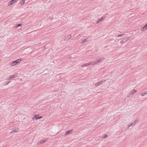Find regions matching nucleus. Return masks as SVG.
<instances>
[{
    "label": "nucleus",
    "instance_id": "10",
    "mask_svg": "<svg viewBox=\"0 0 147 147\" xmlns=\"http://www.w3.org/2000/svg\"><path fill=\"white\" fill-rule=\"evenodd\" d=\"M105 18V17L103 16L101 18L99 19L96 22V24H98L99 22H100L102 21L103 20H104Z\"/></svg>",
    "mask_w": 147,
    "mask_h": 147
},
{
    "label": "nucleus",
    "instance_id": "1",
    "mask_svg": "<svg viewBox=\"0 0 147 147\" xmlns=\"http://www.w3.org/2000/svg\"><path fill=\"white\" fill-rule=\"evenodd\" d=\"M104 59V58H100L97 61H92V65H94L100 62L103 61Z\"/></svg>",
    "mask_w": 147,
    "mask_h": 147
},
{
    "label": "nucleus",
    "instance_id": "20",
    "mask_svg": "<svg viewBox=\"0 0 147 147\" xmlns=\"http://www.w3.org/2000/svg\"><path fill=\"white\" fill-rule=\"evenodd\" d=\"M124 35H125V34H120L118 35L117 36V37H120V36H123Z\"/></svg>",
    "mask_w": 147,
    "mask_h": 147
},
{
    "label": "nucleus",
    "instance_id": "5",
    "mask_svg": "<svg viewBox=\"0 0 147 147\" xmlns=\"http://www.w3.org/2000/svg\"><path fill=\"white\" fill-rule=\"evenodd\" d=\"M17 1V0H12L10 1L9 3V5H11L13 4L14 3H16Z\"/></svg>",
    "mask_w": 147,
    "mask_h": 147
},
{
    "label": "nucleus",
    "instance_id": "7",
    "mask_svg": "<svg viewBox=\"0 0 147 147\" xmlns=\"http://www.w3.org/2000/svg\"><path fill=\"white\" fill-rule=\"evenodd\" d=\"M147 29V23L142 28V31H145Z\"/></svg>",
    "mask_w": 147,
    "mask_h": 147
},
{
    "label": "nucleus",
    "instance_id": "21",
    "mask_svg": "<svg viewBox=\"0 0 147 147\" xmlns=\"http://www.w3.org/2000/svg\"><path fill=\"white\" fill-rule=\"evenodd\" d=\"M11 82V81H7L6 83V84H5V85H6L7 84H8L9 83Z\"/></svg>",
    "mask_w": 147,
    "mask_h": 147
},
{
    "label": "nucleus",
    "instance_id": "9",
    "mask_svg": "<svg viewBox=\"0 0 147 147\" xmlns=\"http://www.w3.org/2000/svg\"><path fill=\"white\" fill-rule=\"evenodd\" d=\"M19 131V129L18 128L14 129L12 130L10 132L11 134H13L16 132H17Z\"/></svg>",
    "mask_w": 147,
    "mask_h": 147
},
{
    "label": "nucleus",
    "instance_id": "2",
    "mask_svg": "<svg viewBox=\"0 0 147 147\" xmlns=\"http://www.w3.org/2000/svg\"><path fill=\"white\" fill-rule=\"evenodd\" d=\"M22 60V59L20 58L17 59V60L13 61L11 63V65L12 66H14L16 64H17L18 63L20 62Z\"/></svg>",
    "mask_w": 147,
    "mask_h": 147
},
{
    "label": "nucleus",
    "instance_id": "26",
    "mask_svg": "<svg viewBox=\"0 0 147 147\" xmlns=\"http://www.w3.org/2000/svg\"><path fill=\"white\" fill-rule=\"evenodd\" d=\"M68 147H70V146H68Z\"/></svg>",
    "mask_w": 147,
    "mask_h": 147
},
{
    "label": "nucleus",
    "instance_id": "23",
    "mask_svg": "<svg viewBox=\"0 0 147 147\" xmlns=\"http://www.w3.org/2000/svg\"><path fill=\"white\" fill-rule=\"evenodd\" d=\"M25 0H22V5H23L25 3Z\"/></svg>",
    "mask_w": 147,
    "mask_h": 147
},
{
    "label": "nucleus",
    "instance_id": "14",
    "mask_svg": "<svg viewBox=\"0 0 147 147\" xmlns=\"http://www.w3.org/2000/svg\"><path fill=\"white\" fill-rule=\"evenodd\" d=\"M90 65H92V63L91 62H90L89 63H86L84 65H82V67H83L85 66H87Z\"/></svg>",
    "mask_w": 147,
    "mask_h": 147
},
{
    "label": "nucleus",
    "instance_id": "16",
    "mask_svg": "<svg viewBox=\"0 0 147 147\" xmlns=\"http://www.w3.org/2000/svg\"><path fill=\"white\" fill-rule=\"evenodd\" d=\"M147 94V90L144 91V92H142L141 94V95L142 96H144V95H146Z\"/></svg>",
    "mask_w": 147,
    "mask_h": 147
},
{
    "label": "nucleus",
    "instance_id": "3",
    "mask_svg": "<svg viewBox=\"0 0 147 147\" xmlns=\"http://www.w3.org/2000/svg\"><path fill=\"white\" fill-rule=\"evenodd\" d=\"M47 140H48V139H46L45 140H43L39 141H38V144H42V143H44L46 141H47Z\"/></svg>",
    "mask_w": 147,
    "mask_h": 147
},
{
    "label": "nucleus",
    "instance_id": "19",
    "mask_svg": "<svg viewBox=\"0 0 147 147\" xmlns=\"http://www.w3.org/2000/svg\"><path fill=\"white\" fill-rule=\"evenodd\" d=\"M105 81H106V80H102L101 81L99 82V83H100V84H102V83H103V82H105Z\"/></svg>",
    "mask_w": 147,
    "mask_h": 147
},
{
    "label": "nucleus",
    "instance_id": "25",
    "mask_svg": "<svg viewBox=\"0 0 147 147\" xmlns=\"http://www.w3.org/2000/svg\"><path fill=\"white\" fill-rule=\"evenodd\" d=\"M133 126V125H131H131H128V127H127V129H128V128L129 127H130V126Z\"/></svg>",
    "mask_w": 147,
    "mask_h": 147
},
{
    "label": "nucleus",
    "instance_id": "8",
    "mask_svg": "<svg viewBox=\"0 0 147 147\" xmlns=\"http://www.w3.org/2000/svg\"><path fill=\"white\" fill-rule=\"evenodd\" d=\"M73 129H71L70 130H68L66 131V133L65 134V135H68L73 132Z\"/></svg>",
    "mask_w": 147,
    "mask_h": 147
},
{
    "label": "nucleus",
    "instance_id": "11",
    "mask_svg": "<svg viewBox=\"0 0 147 147\" xmlns=\"http://www.w3.org/2000/svg\"><path fill=\"white\" fill-rule=\"evenodd\" d=\"M17 77V75L16 74L13 75L9 76L8 79H10L11 78H16Z\"/></svg>",
    "mask_w": 147,
    "mask_h": 147
},
{
    "label": "nucleus",
    "instance_id": "13",
    "mask_svg": "<svg viewBox=\"0 0 147 147\" xmlns=\"http://www.w3.org/2000/svg\"><path fill=\"white\" fill-rule=\"evenodd\" d=\"M71 35H69L66 36L64 40H65L66 39H69L71 38Z\"/></svg>",
    "mask_w": 147,
    "mask_h": 147
},
{
    "label": "nucleus",
    "instance_id": "6",
    "mask_svg": "<svg viewBox=\"0 0 147 147\" xmlns=\"http://www.w3.org/2000/svg\"><path fill=\"white\" fill-rule=\"evenodd\" d=\"M39 115H35L34 116V118L36 119H39L42 118V116H39Z\"/></svg>",
    "mask_w": 147,
    "mask_h": 147
},
{
    "label": "nucleus",
    "instance_id": "12",
    "mask_svg": "<svg viewBox=\"0 0 147 147\" xmlns=\"http://www.w3.org/2000/svg\"><path fill=\"white\" fill-rule=\"evenodd\" d=\"M138 121L139 120H138L136 119L133 122L131 123V125H133V126H134L136 123H137Z\"/></svg>",
    "mask_w": 147,
    "mask_h": 147
},
{
    "label": "nucleus",
    "instance_id": "24",
    "mask_svg": "<svg viewBox=\"0 0 147 147\" xmlns=\"http://www.w3.org/2000/svg\"><path fill=\"white\" fill-rule=\"evenodd\" d=\"M86 40L85 39H84L82 41V43H84V42H85L86 41Z\"/></svg>",
    "mask_w": 147,
    "mask_h": 147
},
{
    "label": "nucleus",
    "instance_id": "22",
    "mask_svg": "<svg viewBox=\"0 0 147 147\" xmlns=\"http://www.w3.org/2000/svg\"><path fill=\"white\" fill-rule=\"evenodd\" d=\"M107 134H104V136H103V138H105L106 137H107Z\"/></svg>",
    "mask_w": 147,
    "mask_h": 147
},
{
    "label": "nucleus",
    "instance_id": "17",
    "mask_svg": "<svg viewBox=\"0 0 147 147\" xmlns=\"http://www.w3.org/2000/svg\"><path fill=\"white\" fill-rule=\"evenodd\" d=\"M22 24H16V27L17 28L18 27L21 26Z\"/></svg>",
    "mask_w": 147,
    "mask_h": 147
},
{
    "label": "nucleus",
    "instance_id": "18",
    "mask_svg": "<svg viewBox=\"0 0 147 147\" xmlns=\"http://www.w3.org/2000/svg\"><path fill=\"white\" fill-rule=\"evenodd\" d=\"M100 84V83H99V82H98V83H96L95 85L96 86H97Z\"/></svg>",
    "mask_w": 147,
    "mask_h": 147
},
{
    "label": "nucleus",
    "instance_id": "15",
    "mask_svg": "<svg viewBox=\"0 0 147 147\" xmlns=\"http://www.w3.org/2000/svg\"><path fill=\"white\" fill-rule=\"evenodd\" d=\"M137 91L136 90H132L131 92H129V94H130V95H133L134 93L137 92Z\"/></svg>",
    "mask_w": 147,
    "mask_h": 147
},
{
    "label": "nucleus",
    "instance_id": "4",
    "mask_svg": "<svg viewBox=\"0 0 147 147\" xmlns=\"http://www.w3.org/2000/svg\"><path fill=\"white\" fill-rule=\"evenodd\" d=\"M128 39L127 38H124L121 40L120 42V43L121 44L124 43L126 42Z\"/></svg>",
    "mask_w": 147,
    "mask_h": 147
}]
</instances>
